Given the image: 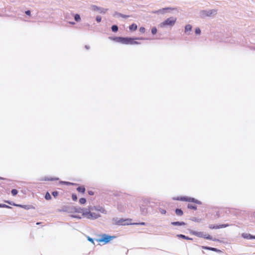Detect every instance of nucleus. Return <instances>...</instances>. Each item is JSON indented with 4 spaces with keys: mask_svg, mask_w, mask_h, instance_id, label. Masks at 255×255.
<instances>
[{
    "mask_svg": "<svg viewBox=\"0 0 255 255\" xmlns=\"http://www.w3.org/2000/svg\"><path fill=\"white\" fill-rule=\"evenodd\" d=\"M94 208H89V209L74 208L73 213L82 214L83 217H86L87 219L94 220L100 217V215L97 213L92 212Z\"/></svg>",
    "mask_w": 255,
    "mask_h": 255,
    "instance_id": "f257e3e1",
    "label": "nucleus"
},
{
    "mask_svg": "<svg viewBox=\"0 0 255 255\" xmlns=\"http://www.w3.org/2000/svg\"><path fill=\"white\" fill-rule=\"evenodd\" d=\"M110 39L117 42L125 44H136L138 43L134 40V39L128 37H111Z\"/></svg>",
    "mask_w": 255,
    "mask_h": 255,
    "instance_id": "f03ea898",
    "label": "nucleus"
},
{
    "mask_svg": "<svg viewBox=\"0 0 255 255\" xmlns=\"http://www.w3.org/2000/svg\"><path fill=\"white\" fill-rule=\"evenodd\" d=\"M175 200H180L183 201H187L189 202H194L197 204H200V202L196 200L195 199L188 197H177L173 198Z\"/></svg>",
    "mask_w": 255,
    "mask_h": 255,
    "instance_id": "7ed1b4c3",
    "label": "nucleus"
},
{
    "mask_svg": "<svg viewBox=\"0 0 255 255\" xmlns=\"http://www.w3.org/2000/svg\"><path fill=\"white\" fill-rule=\"evenodd\" d=\"M176 21V18L171 17L166 19L165 21L162 22L161 24L163 26L166 25L173 26L175 23Z\"/></svg>",
    "mask_w": 255,
    "mask_h": 255,
    "instance_id": "20e7f679",
    "label": "nucleus"
},
{
    "mask_svg": "<svg viewBox=\"0 0 255 255\" xmlns=\"http://www.w3.org/2000/svg\"><path fill=\"white\" fill-rule=\"evenodd\" d=\"M4 202L9 204L12 205L16 207H19L23 208L26 210L34 209H35V207L32 205H20V204H16L15 203L11 204V202H10L8 201H5Z\"/></svg>",
    "mask_w": 255,
    "mask_h": 255,
    "instance_id": "39448f33",
    "label": "nucleus"
},
{
    "mask_svg": "<svg viewBox=\"0 0 255 255\" xmlns=\"http://www.w3.org/2000/svg\"><path fill=\"white\" fill-rule=\"evenodd\" d=\"M112 236H108L104 235L102 236L101 238L99 240V242H104V243H108L109 242H110L111 239H112Z\"/></svg>",
    "mask_w": 255,
    "mask_h": 255,
    "instance_id": "423d86ee",
    "label": "nucleus"
},
{
    "mask_svg": "<svg viewBox=\"0 0 255 255\" xmlns=\"http://www.w3.org/2000/svg\"><path fill=\"white\" fill-rule=\"evenodd\" d=\"M229 226V225L228 224H222L219 226L210 225L209 226V228L211 229H218L220 228H226L227 227H228Z\"/></svg>",
    "mask_w": 255,
    "mask_h": 255,
    "instance_id": "0eeeda50",
    "label": "nucleus"
},
{
    "mask_svg": "<svg viewBox=\"0 0 255 255\" xmlns=\"http://www.w3.org/2000/svg\"><path fill=\"white\" fill-rule=\"evenodd\" d=\"M242 237L245 238V239H255V236H253L250 234H242Z\"/></svg>",
    "mask_w": 255,
    "mask_h": 255,
    "instance_id": "6e6552de",
    "label": "nucleus"
},
{
    "mask_svg": "<svg viewBox=\"0 0 255 255\" xmlns=\"http://www.w3.org/2000/svg\"><path fill=\"white\" fill-rule=\"evenodd\" d=\"M171 225L174 226H184L185 225V223L184 222H171Z\"/></svg>",
    "mask_w": 255,
    "mask_h": 255,
    "instance_id": "1a4fd4ad",
    "label": "nucleus"
},
{
    "mask_svg": "<svg viewBox=\"0 0 255 255\" xmlns=\"http://www.w3.org/2000/svg\"><path fill=\"white\" fill-rule=\"evenodd\" d=\"M77 190L82 194H84L85 192V188L84 186H79L77 188Z\"/></svg>",
    "mask_w": 255,
    "mask_h": 255,
    "instance_id": "9d476101",
    "label": "nucleus"
},
{
    "mask_svg": "<svg viewBox=\"0 0 255 255\" xmlns=\"http://www.w3.org/2000/svg\"><path fill=\"white\" fill-rule=\"evenodd\" d=\"M192 26L190 24H187L185 27V32L187 33L190 32L192 30Z\"/></svg>",
    "mask_w": 255,
    "mask_h": 255,
    "instance_id": "9b49d317",
    "label": "nucleus"
},
{
    "mask_svg": "<svg viewBox=\"0 0 255 255\" xmlns=\"http://www.w3.org/2000/svg\"><path fill=\"white\" fill-rule=\"evenodd\" d=\"M129 29L131 31H135L137 29V25L135 23H132L129 26Z\"/></svg>",
    "mask_w": 255,
    "mask_h": 255,
    "instance_id": "f8f14e48",
    "label": "nucleus"
},
{
    "mask_svg": "<svg viewBox=\"0 0 255 255\" xmlns=\"http://www.w3.org/2000/svg\"><path fill=\"white\" fill-rule=\"evenodd\" d=\"M175 213L177 215L181 216L183 215V211L179 209H176L175 210Z\"/></svg>",
    "mask_w": 255,
    "mask_h": 255,
    "instance_id": "ddd939ff",
    "label": "nucleus"
},
{
    "mask_svg": "<svg viewBox=\"0 0 255 255\" xmlns=\"http://www.w3.org/2000/svg\"><path fill=\"white\" fill-rule=\"evenodd\" d=\"M74 18H75V20L78 22V21H80V20H81V17H80V16L79 14H76L74 16Z\"/></svg>",
    "mask_w": 255,
    "mask_h": 255,
    "instance_id": "4468645a",
    "label": "nucleus"
},
{
    "mask_svg": "<svg viewBox=\"0 0 255 255\" xmlns=\"http://www.w3.org/2000/svg\"><path fill=\"white\" fill-rule=\"evenodd\" d=\"M178 237L186 240H192L191 238H190L188 237H186L185 235L182 234L178 235Z\"/></svg>",
    "mask_w": 255,
    "mask_h": 255,
    "instance_id": "2eb2a0df",
    "label": "nucleus"
},
{
    "mask_svg": "<svg viewBox=\"0 0 255 255\" xmlns=\"http://www.w3.org/2000/svg\"><path fill=\"white\" fill-rule=\"evenodd\" d=\"M86 202V199L84 198H81L79 199V203L81 204H84Z\"/></svg>",
    "mask_w": 255,
    "mask_h": 255,
    "instance_id": "dca6fc26",
    "label": "nucleus"
},
{
    "mask_svg": "<svg viewBox=\"0 0 255 255\" xmlns=\"http://www.w3.org/2000/svg\"><path fill=\"white\" fill-rule=\"evenodd\" d=\"M187 207H188V208L191 209H194V210L197 209V207L195 205H192L191 204H188L187 206Z\"/></svg>",
    "mask_w": 255,
    "mask_h": 255,
    "instance_id": "f3484780",
    "label": "nucleus"
},
{
    "mask_svg": "<svg viewBox=\"0 0 255 255\" xmlns=\"http://www.w3.org/2000/svg\"><path fill=\"white\" fill-rule=\"evenodd\" d=\"M112 30L114 32H117L118 30V26H117L116 25H113L112 27Z\"/></svg>",
    "mask_w": 255,
    "mask_h": 255,
    "instance_id": "a211bd4d",
    "label": "nucleus"
},
{
    "mask_svg": "<svg viewBox=\"0 0 255 255\" xmlns=\"http://www.w3.org/2000/svg\"><path fill=\"white\" fill-rule=\"evenodd\" d=\"M45 198L48 200H50L51 199V195L50 194H49V193L48 192H47L45 194Z\"/></svg>",
    "mask_w": 255,
    "mask_h": 255,
    "instance_id": "6ab92c4d",
    "label": "nucleus"
},
{
    "mask_svg": "<svg viewBox=\"0 0 255 255\" xmlns=\"http://www.w3.org/2000/svg\"><path fill=\"white\" fill-rule=\"evenodd\" d=\"M157 28L155 27H154L151 29V33L153 34H155L157 33Z\"/></svg>",
    "mask_w": 255,
    "mask_h": 255,
    "instance_id": "aec40b11",
    "label": "nucleus"
},
{
    "mask_svg": "<svg viewBox=\"0 0 255 255\" xmlns=\"http://www.w3.org/2000/svg\"><path fill=\"white\" fill-rule=\"evenodd\" d=\"M128 225H145V223L144 222H142V223H131V222H129V223H127Z\"/></svg>",
    "mask_w": 255,
    "mask_h": 255,
    "instance_id": "412c9836",
    "label": "nucleus"
},
{
    "mask_svg": "<svg viewBox=\"0 0 255 255\" xmlns=\"http://www.w3.org/2000/svg\"><path fill=\"white\" fill-rule=\"evenodd\" d=\"M0 208H11V207L5 204H0Z\"/></svg>",
    "mask_w": 255,
    "mask_h": 255,
    "instance_id": "4be33fe9",
    "label": "nucleus"
},
{
    "mask_svg": "<svg viewBox=\"0 0 255 255\" xmlns=\"http://www.w3.org/2000/svg\"><path fill=\"white\" fill-rule=\"evenodd\" d=\"M11 194H12V195L13 196H15V195H17V190L14 189H12V190H11Z\"/></svg>",
    "mask_w": 255,
    "mask_h": 255,
    "instance_id": "5701e85b",
    "label": "nucleus"
},
{
    "mask_svg": "<svg viewBox=\"0 0 255 255\" xmlns=\"http://www.w3.org/2000/svg\"><path fill=\"white\" fill-rule=\"evenodd\" d=\"M72 198L74 201H76L77 200V197L76 194H73L72 195Z\"/></svg>",
    "mask_w": 255,
    "mask_h": 255,
    "instance_id": "b1692460",
    "label": "nucleus"
},
{
    "mask_svg": "<svg viewBox=\"0 0 255 255\" xmlns=\"http://www.w3.org/2000/svg\"><path fill=\"white\" fill-rule=\"evenodd\" d=\"M96 210L97 211H99L101 212L102 213H106V210L104 208H100V209H96Z\"/></svg>",
    "mask_w": 255,
    "mask_h": 255,
    "instance_id": "393cba45",
    "label": "nucleus"
},
{
    "mask_svg": "<svg viewBox=\"0 0 255 255\" xmlns=\"http://www.w3.org/2000/svg\"><path fill=\"white\" fill-rule=\"evenodd\" d=\"M195 33L197 34H200L201 33V30L199 28H197L195 29Z\"/></svg>",
    "mask_w": 255,
    "mask_h": 255,
    "instance_id": "a878e982",
    "label": "nucleus"
},
{
    "mask_svg": "<svg viewBox=\"0 0 255 255\" xmlns=\"http://www.w3.org/2000/svg\"><path fill=\"white\" fill-rule=\"evenodd\" d=\"M145 31V28L143 27H141L139 28V31L141 33H144Z\"/></svg>",
    "mask_w": 255,
    "mask_h": 255,
    "instance_id": "bb28decb",
    "label": "nucleus"
},
{
    "mask_svg": "<svg viewBox=\"0 0 255 255\" xmlns=\"http://www.w3.org/2000/svg\"><path fill=\"white\" fill-rule=\"evenodd\" d=\"M52 194L54 197H56L58 196V192L57 191H54L52 193Z\"/></svg>",
    "mask_w": 255,
    "mask_h": 255,
    "instance_id": "cd10ccee",
    "label": "nucleus"
},
{
    "mask_svg": "<svg viewBox=\"0 0 255 255\" xmlns=\"http://www.w3.org/2000/svg\"><path fill=\"white\" fill-rule=\"evenodd\" d=\"M101 19H102V18H101V16H97V17H96V20L97 21V22H101Z\"/></svg>",
    "mask_w": 255,
    "mask_h": 255,
    "instance_id": "c85d7f7f",
    "label": "nucleus"
},
{
    "mask_svg": "<svg viewBox=\"0 0 255 255\" xmlns=\"http://www.w3.org/2000/svg\"><path fill=\"white\" fill-rule=\"evenodd\" d=\"M73 218L81 219V217L78 215H73L72 216Z\"/></svg>",
    "mask_w": 255,
    "mask_h": 255,
    "instance_id": "c756f323",
    "label": "nucleus"
},
{
    "mask_svg": "<svg viewBox=\"0 0 255 255\" xmlns=\"http://www.w3.org/2000/svg\"><path fill=\"white\" fill-rule=\"evenodd\" d=\"M205 249H207L208 250H211V251H216V249L215 248H210V247H208V248H205Z\"/></svg>",
    "mask_w": 255,
    "mask_h": 255,
    "instance_id": "7c9ffc66",
    "label": "nucleus"
},
{
    "mask_svg": "<svg viewBox=\"0 0 255 255\" xmlns=\"http://www.w3.org/2000/svg\"><path fill=\"white\" fill-rule=\"evenodd\" d=\"M121 17H123V18H127V17H128L129 16L128 15H124V14H121L120 15Z\"/></svg>",
    "mask_w": 255,
    "mask_h": 255,
    "instance_id": "2f4dec72",
    "label": "nucleus"
},
{
    "mask_svg": "<svg viewBox=\"0 0 255 255\" xmlns=\"http://www.w3.org/2000/svg\"><path fill=\"white\" fill-rule=\"evenodd\" d=\"M88 193H89V195H94V192H93V191H88Z\"/></svg>",
    "mask_w": 255,
    "mask_h": 255,
    "instance_id": "473e14b6",
    "label": "nucleus"
},
{
    "mask_svg": "<svg viewBox=\"0 0 255 255\" xmlns=\"http://www.w3.org/2000/svg\"><path fill=\"white\" fill-rule=\"evenodd\" d=\"M205 238L209 240L212 239V237L210 235H208L207 236L205 237Z\"/></svg>",
    "mask_w": 255,
    "mask_h": 255,
    "instance_id": "72a5a7b5",
    "label": "nucleus"
},
{
    "mask_svg": "<svg viewBox=\"0 0 255 255\" xmlns=\"http://www.w3.org/2000/svg\"><path fill=\"white\" fill-rule=\"evenodd\" d=\"M25 13L27 15H30V10H27L25 11Z\"/></svg>",
    "mask_w": 255,
    "mask_h": 255,
    "instance_id": "f704fd0d",
    "label": "nucleus"
},
{
    "mask_svg": "<svg viewBox=\"0 0 255 255\" xmlns=\"http://www.w3.org/2000/svg\"><path fill=\"white\" fill-rule=\"evenodd\" d=\"M160 212L163 214H165L166 213V211L164 209L161 210Z\"/></svg>",
    "mask_w": 255,
    "mask_h": 255,
    "instance_id": "c9c22d12",
    "label": "nucleus"
},
{
    "mask_svg": "<svg viewBox=\"0 0 255 255\" xmlns=\"http://www.w3.org/2000/svg\"><path fill=\"white\" fill-rule=\"evenodd\" d=\"M89 241L92 242V243H93V240L92 239H91V238H89Z\"/></svg>",
    "mask_w": 255,
    "mask_h": 255,
    "instance_id": "e433bc0d",
    "label": "nucleus"
},
{
    "mask_svg": "<svg viewBox=\"0 0 255 255\" xmlns=\"http://www.w3.org/2000/svg\"><path fill=\"white\" fill-rule=\"evenodd\" d=\"M70 23L71 24H75V22H70Z\"/></svg>",
    "mask_w": 255,
    "mask_h": 255,
    "instance_id": "4c0bfd02",
    "label": "nucleus"
},
{
    "mask_svg": "<svg viewBox=\"0 0 255 255\" xmlns=\"http://www.w3.org/2000/svg\"><path fill=\"white\" fill-rule=\"evenodd\" d=\"M131 219H130V220L128 219V220H127L126 221H129V222H130V221H131Z\"/></svg>",
    "mask_w": 255,
    "mask_h": 255,
    "instance_id": "58836bf2",
    "label": "nucleus"
},
{
    "mask_svg": "<svg viewBox=\"0 0 255 255\" xmlns=\"http://www.w3.org/2000/svg\"><path fill=\"white\" fill-rule=\"evenodd\" d=\"M165 9H171V8L167 7V8H166Z\"/></svg>",
    "mask_w": 255,
    "mask_h": 255,
    "instance_id": "ea45409f",
    "label": "nucleus"
},
{
    "mask_svg": "<svg viewBox=\"0 0 255 255\" xmlns=\"http://www.w3.org/2000/svg\"><path fill=\"white\" fill-rule=\"evenodd\" d=\"M40 224V223H39V222L36 223L37 225H39Z\"/></svg>",
    "mask_w": 255,
    "mask_h": 255,
    "instance_id": "a19ab883",
    "label": "nucleus"
},
{
    "mask_svg": "<svg viewBox=\"0 0 255 255\" xmlns=\"http://www.w3.org/2000/svg\"><path fill=\"white\" fill-rule=\"evenodd\" d=\"M212 13V11H211V12H210V14H211Z\"/></svg>",
    "mask_w": 255,
    "mask_h": 255,
    "instance_id": "79ce46f5",
    "label": "nucleus"
}]
</instances>
